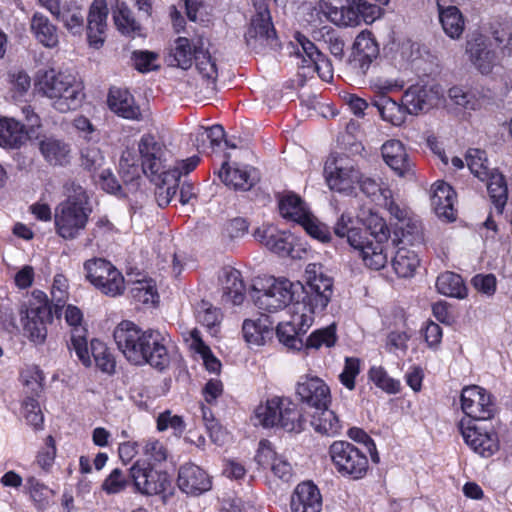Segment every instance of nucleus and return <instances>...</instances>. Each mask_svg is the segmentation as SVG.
<instances>
[{"mask_svg": "<svg viewBox=\"0 0 512 512\" xmlns=\"http://www.w3.org/2000/svg\"><path fill=\"white\" fill-rule=\"evenodd\" d=\"M466 162L471 173L483 181L491 173L487 166L486 153L482 150L470 149L466 155Z\"/></svg>", "mask_w": 512, "mask_h": 512, "instance_id": "57", "label": "nucleus"}, {"mask_svg": "<svg viewBox=\"0 0 512 512\" xmlns=\"http://www.w3.org/2000/svg\"><path fill=\"white\" fill-rule=\"evenodd\" d=\"M438 6V16L444 33L451 39H459L465 28V19L456 6Z\"/></svg>", "mask_w": 512, "mask_h": 512, "instance_id": "31", "label": "nucleus"}, {"mask_svg": "<svg viewBox=\"0 0 512 512\" xmlns=\"http://www.w3.org/2000/svg\"><path fill=\"white\" fill-rule=\"evenodd\" d=\"M225 131L221 125H213L208 128L200 127L196 133L195 146L199 152H205L208 148L214 150L224 140Z\"/></svg>", "mask_w": 512, "mask_h": 512, "instance_id": "46", "label": "nucleus"}, {"mask_svg": "<svg viewBox=\"0 0 512 512\" xmlns=\"http://www.w3.org/2000/svg\"><path fill=\"white\" fill-rule=\"evenodd\" d=\"M181 177V171L178 168L169 169L163 172L161 177L162 185H159L155 192V197L160 207L167 206L174 195L176 188Z\"/></svg>", "mask_w": 512, "mask_h": 512, "instance_id": "41", "label": "nucleus"}, {"mask_svg": "<svg viewBox=\"0 0 512 512\" xmlns=\"http://www.w3.org/2000/svg\"><path fill=\"white\" fill-rule=\"evenodd\" d=\"M67 279L63 275H56L54 277L51 295H52V308L54 307L55 316H60V310L64 307L67 299Z\"/></svg>", "mask_w": 512, "mask_h": 512, "instance_id": "61", "label": "nucleus"}, {"mask_svg": "<svg viewBox=\"0 0 512 512\" xmlns=\"http://www.w3.org/2000/svg\"><path fill=\"white\" fill-rule=\"evenodd\" d=\"M427 91L423 87H411L404 94L407 114H418L428 107Z\"/></svg>", "mask_w": 512, "mask_h": 512, "instance_id": "54", "label": "nucleus"}, {"mask_svg": "<svg viewBox=\"0 0 512 512\" xmlns=\"http://www.w3.org/2000/svg\"><path fill=\"white\" fill-rule=\"evenodd\" d=\"M41 154L51 165L63 166L69 161L70 149L64 142L49 137L40 141Z\"/></svg>", "mask_w": 512, "mask_h": 512, "instance_id": "36", "label": "nucleus"}, {"mask_svg": "<svg viewBox=\"0 0 512 512\" xmlns=\"http://www.w3.org/2000/svg\"><path fill=\"white\" fill-rule=\"evenodd\" d=\"M223 290L224 294L232 301L233 304L239 305L243 302L245 286L241 280V274L238 270L230 269L225 272Z\"/></svg>", "mask_w": 512, "mask_h": 512, "instance_id": "48", "label": "nucleus"}, {"mask_svg": "<svg viewBox=\"0 0 512 512\" xmlns=\"http://www.w3.org/2000/svg\"><path fill=\"white\" fill-rule=\"evenodd\" d=\"M372 105L377 108L382 119L396 126L404 123L407 115L405 106L398 104L386 95H380L373 100Z\"/></svg>", "mask_w": 512, "mask_h": 512, "instance_id": "33", "label": "nucleus"}, {"mask_svg": "<svg viewBox=\"0 0 512 512\" xmlns=\"http://www.w3.org/2000/svg\"><path fill=\"white\" fill-rule=\"evenodd\" d=\"M369 379L381 390L389 394L398 393L400 390L399 381L391 378L381 366H373L369 370Z\"/></svg>", "mask_w": 512, "mask_h": 512, "instance_id": "56", "label": "nucleus"}, {"mask_svg": "<svg viewBox=\"0 0 512 512\" xmlns=\"http://www.w3.org/2000/svg\"><path fill=\"white\" fill-rule=\"evenodd\" d=\"M353 69L359 75H365L374 59L379 55L378 44L370 33H361L354 42Z\"/></svg>", "mask_w": 512, "mask_h": 512, "instance_id": "25", "label": "nucleus"}, {"mask_svg": "<svg viewBox=\"0 0 512 512\" xmlns=\"http://www.w3.org/2000/svg\"><path fill=\"white\" fill-rule=\"evenodd\" d=\"M65 320L71 327V344L69 348L76 352L83 365L89 367L91 365V358L86 338L87 329L82 325L83 314L81 310L76 306L68 305L65 309Z\"/></svg>", "mask_w": 512, "mask_h": 512, "instance_id": "15", "label": "nucleus"}, {"mask_svg": "<svg viewBox=\"0 0 512 512\" xmlns=\"http://www.w3.org/2000/svg\"><path fill=\"white\" fill-rule=\"evenodd\" d=\"M253 5L255 13L245 34L247 45L257 52L265 48L276 49L279 43L267 0H253Z\"/></svg>", "mask_w": 512, "mask_h": 512, "instance_id": "6", "label": "nucleus"}, {"mask_svg": "<svg viewBox=\"0 0 512 512\" xmlns=\"http://www.w3.org/2000/svg\"><path fill=\"white\" fill-rule=\"evenodd\" d=\"M204 46L202 37L188 39L187 37H178L174 41V46L169 55V65L182 68L184 70L191 67L196 58V50H201Z\"/></svg>", "mask_w": 512, "mask_h": 512, "instance_id": "26", "label": "nucleus"}, {"mask_svg": "<svg viewBox=\"0 0 512 512\" xmlns=\"http://www.w3.org/2000/svg\"><path fill=\"white\" fill-rule=\"evenodd\" d=\"M284 406V399L273 398L266 404L259 405L255 410V417L264 427L279 425L280 410Z\"/></svg>", "mask_w": 512, "mask_h": 512, "instance_id": "47", "label": "nucleus"}, {"mask_svg": "<svg viewBox=\"0 0 512 512\" xmlns=\"http://www.w3.org/2000/svg\"><path fill=\"white\" fill-rule=\"evenodd\" d=\"M461 408L473 421L488 420L495 413L490 394L476 385L465 387L461 393Z\"/></svg>", "mask_w": 512, "mask_h": 512, "instance_id": "12", "label": "nucleus"}, {"mask_svg": "<svg viewBox=\"0 0 512 512\" xmlns=\"http://www.w3.org/2000/svg\"><path fill=\"white\" fill-rule=\"evenodd\" d=\"M296 39V50L295 54L298 58L301 59V62L298 63V65L305 69L307 64L311 62V60L314 59V57L319 56L320 50L317 48V46L310 41L307 37L301 34H297L295 37Z\"/></svg>", "mask_w": 512, "mask_h": 512, "instance_id": "59", "label": "nucleus"}, {"mask_svg": "<svg viewBox=\"0 0 512 512\" xmlns=\"http://www.w3.org/2000/svg\"><path fill=\"white\" fill-rule=\"evenodd\" d=\"M366 230L363 233V262L374 270L384 268L388 261L386 244L390 230L385 220L371 212L365 219Z\"/></svg>", "mask_w": 512, "mask_h": 512, "instance_id": "2", "label": "nucleus"}, {"mask_svg": "<svg viewBox=\"0 0 512 512\" xmlns=\"http://www.w3.org/2000/svg\"><path fill=\"white\" fill-rule=\"evenodd\" d=\"M129 477L133 480L136 489L146 495L166 492L171 485L166 472L155 470L152 467H144L139 462L130 468Z\"/></svg>", "mask_w": 512, "mask_h": 512, "instance_id": "13", "label": "nucleus"}, {"mask_svg": "<svg viewBox=\"0 0 512 512\" xmlns=\"http://www.w3.org/2000/svg\"><path fill=\"white\" fill-rule=\"evenodd\" d=\"M114 21L117 28L126 35L135 37L140 35L141 26L135 20L133 12L125 3H120L117 6V12L114 14Z\"/></svg>", "mask_w": 512, "mask_h": 512, "instance_id": "49", "label": "nucleus"}, {"mask_svg": "<svg viewBox=\"0 0 512 512\" xmlns=\"http://www.w3.org/2000/svg\"><path fill=\"white\" fill-rule=\"evenodd\" d=\"M25 489L38 508H44L48 504L53 491L34 476L26 478Z\"/></svg>", "mask_w": 512, "mask_h": 512, "instance_id": "53", "label": "nucleus"}, {"mask_svg": "<svg viewBox=\"0 0 512 512\" xmlns=\"http://www.w3.org/2000/svg\"><path fill=\"white\" fill-rule=\"evenodd\" d=\"M139 153L142 158V168L146 175L160 178L164 166L162 164L163 145L153 135H143L138 144Z\"/></svg>", "mask_w": 512, "mask_h": 512, "instance_id": "20", "label": "nucleus"}, {"mask_svg": "<svg viewBox=\"0 0 512 512\" xmlns=\"http://www.w3.org/2000/svg\"><path fill=\"white\" fill-rule=\"evenodd\" d=\"M420 264L418 255L407 248L401 247L392 259V266L399 277L407 278L414 275Z\"/></svg>", "mask_w": 512, "mask_h": 512, "instance_id": "43", "label": "nucleus"}, {"mask_svg": "<svg viewBox=\"0 0 512 512\" xmlns=\"http://www.w3.org/2000/svg\"><path fill=\"white\" fill-rule=\"evenodd\" d=\"M107 102L109 108L118 116L129 120H141L140 108L127 90L110 89Z\"/></svg>", "mask_w": 512, "mask_h": 512, "instance_id": "29", "label": "nucleus"}, {"mask_svg": "<svg viewBox=\"0 0 512 512\" xmlns=\"http://www.w3.org/2000/svg\"><path fill=\"white\" fill-rule=\"evenodd\" d=\"M198 54H196L195 64L198 72L206 79L215 82L218 76L217 65L214 59H212L211 55L207 50H205L204 46L201 50H196Z\"/></svg>", "mask_w": 512, "mask_h": 512, "instance_id": "60", "label": "nucleus"}, {"mask_svg": "<svg viewBox=\"0 0 512 512\" xmlns=\"http://www.w3.org/2000/svg\"><path fill=\"white\" fill-rule=\"evenodd\" d=\"M20 315L24 335L34 344H43L47 337V325L52 323L55 315L46 295L35 291L33 299L20 311Z\"/></svg>", "mask_w": 512, "mask_h": 512, "instance_id": "5", "label": "nucleus"}, {"mask_svg": "<svg viewBox=\"0 0 512 512\" xmlns=\"http://www.w3.org/2000/svg\"><path fill=\"white\" fill-rule=\"evenodd\" d=\"M88 207L75 206L70 202H62L56 209L55 225L57 233L64 239H74L83 230L90 213Z\"/></svg>", "mask_w": 512, "mask_h": 512, "instance_id": "11", "label": "nucleus"}, {"mask_svg": "<svg viewBox=\"0 0 512 512\" xmlns=\"http://www.w3.org/2000/svg\"><path fill=\"white\" fill-rule=\"evenodd\" d=\"M297 395L303 403L315 409L329 405L331 401L330 389L318 377H303L297 385Z\"/></svg>", "mask_w": 512, "mask_h": 512, "instance_id": "22", "label": "nucleus"}, {"mask_svg": "<svg viewBox=\"0 0 512 512\" xmlns=\"http://www.w3.org/2000/svg\"><path fill=\"white\" fill-rule=\"evenodd\" d=\"M324 172L329 188L340 193H351L354 185L360 179V172L344 155L329 158L326 161Z\"/></svg>", "mask_w": 512, "mask_h": 512, "instance_id": "10", "label": "nucleus"}, {"mask_svg": "<svg viewBox=\"0 0 512 512\" xmlns=\"http://www.w3.org/2000/svg\"><path fill=\"white\" fill-rule=\"evenodd\" d=\"M313 322V316L296 305L293 310L292 320L279 323L277 326V336L279 341L291 349L300 350L304 347V342L300 337Z\"/></svg>", "mask_w": 512, "mask_h": 512, "instance_id": "14", "label": "nucleus"}, {"mask_svg": "<svg viewBox=\"0 0 512 512\" xmlns=\"http://www.w3.org/2000/svg\"><path fill=\"white\" fill-rule=\"evenodd\" d=\"M487 180V190L492 203L499 213H502L508 199V188L504 176L498 172H491Z\"/></svg>", "mask_w": 512, "mask_h": 512, "instance_id": "45", "label": "nucleus"}, {"mask_svg": "<svg viewBox=\"0 0 512 512\" xmlns=\"http://www.w3.org/2000/svg\"><path fill=\"white\" fill-rule=\"evenodd\" d=\"M91 353L96 363V366L101 371L109 374L114 372L115 360L103 342L97 339L92 340Z\"/></svg>", "mask_w": 512, "mask_h": 512, "instance_id": "52", "label": "nucleus"}, {"mask_svg": "<svg viewBox=\"0 0 512 512\" xmlns=\"http://www.w3.org/2000/svg\"><path fill=\"white\" fill-rule=\"evenodd\" d=\"M37 86L40 92L53 100L54 108L61 113L75 110L81 104L83 85L71 74L50 69L43 73Z\"/></svg>", "mask_w": 512, "mask_h": 512, "instance_id": "1", "label": "nucleus"}, {"mask_svg": "<svg viewBox=\"0 0 512 512\" xmlns=\"http://www.w3.org/2000/svg\"><path fill=\"white\" fill-rule=\"evenodd\" d=\"M261 242L272 252L279 255H289L292 251L293 244L291 235L285 232H277L271 229L264 230L262 234L258 231Z\"/></svg>", "mask_w": 512, "mask_h": 512, "instance_id": "44", "label": "nucleus"}, {"mask_svg": "<svg viewBox=\"0 0 512 512\" xmlns=\"http://www.w3.org/2000/svg\"><path fill=\"white\" fill-rule=\"evenodd\" d=\"M455 191L444 181H438L433 185L431 204L436 215L446 221H453L456 218L454 210Z\"/></svg>", "mask_w": 512, "mask_h": 512, "instance_id": "28", "label": "nucleus"}, {"mask_svg": "<svg viewBox=\"0 0 512 512\" xmlns=\"http://www.w3.org/2000/svg\"><path fill=\"white\" fill-rule=\"evenodd\" d=\"M108 8L105 0H94L87 16V38L95 48L103 45L107 27Z\"/></svg>", "mask_w": 512, "mask_h": 512, "instance_id": "24", "label": "nucleus"}, {"mask_svg": "<svg viewBox=\"0 0 512 512\" xmlns=\"http://www.w3.org/2000/svg\"><path fill=\"white\" fill-rule=\"evenodd\" d=\"M328 18L338 26L358 25V14L353 0H331L327 6Z\"/></svg>", "mask_w": 512, "mask_h": 512, "instance_id": "32", "label": "nucleus"}, {"mask_svg": "<svg viewBox=\"0 0 512 512\" xmlns=\"http://www.w3.org/2000/svg\"><path fill=\"white\" fill-rule=\"evenodd\" d=\"M304 285L288 279H272V283L263 290L254 287L251 297L255 305L263 311L276 312L294 302L292 309L299 303Z\"/></svg>", "mask_w": 512, "mask_h": 512, "instance_id": "4", "label": "nucleus"}, {"mask_svg": "<svg viewBox=\"0 0 512 512\" xmlns=\"http://www.w3.org/2000/svg\"><path fill=\"white\" fill-rule=\"evenodd\" d=\"M305 69L308 70L304 75L317 72L318 76L324 81H330L333 78V68L331 61L320 51L318 57H314L307 64Z\"/></svg>", "mask_w": 512, "mask_h": 512, "instance_id": "62", "label": "nucleus"}, {"mask_svg": "<svg viewBox=\"0 0 512 512\" xmlns=\"http://www.w3.org/2000/svg\"><path fill=\"white\" fill-rule=\"evenodd\" d=\"M146 337L144 344V353L146 354L144 358L146 360L144 364H149L158 370H164L170 363L168 336L159 330L148 329L146 330Z\"/></svg>", "mask_w": 512, "mask_h": 512, "instance_id": "17", "label": "nucleus"}, {"mask_svg": "<svg viewBox=\"0 0 512 512\" xmlns=\"http://www.w3.org/2000/svg\"><path fill=\"white\" fill-rule=\"evenodd\" d=\"M304 292L301 294L302 302L297 305L313 316L322 312L328 305L333 295V280L323 272L320 264L310 263L305 269Z\"/></svg>", "mask_w": 512, "mask_h": 512, "instance_id": "3", "label": "nucleus"}, {"mask_svg": "<svg viewBox=\"0 0 512 512\" xmlns=\"http://www.w3.org/2000/svg\"><path fill=\"white\" fill-rule=\"evenodd\" d=\"M311 425L317 432L328 436L336 435L341 430L337 415L334 411L328 409V405L316 409L312 415Z\"/></svg>", "mask_w": 512, "mask_h": 512, "instance_id": "40", "label": "nucleus"}, {"mask_svg": "<svg viewBox=\"0 0 512 512\" xmlns=\"http://www.w3.org/2000/svg\"><path fill=\"white\" fill-rule=\"evenodd\" d=\"M113 337L118 349L129 362L135 365L144 364L146 330H141L131 321H122L115 328Z\"/></svg>", "mask_w": 512, "mask_h": 512, "instance_id": "9", "label": "nucleus"}, {"mask_svg": "<svg viewBox=\"0 0 512 512\" xmlns=\"http://www.w3.org/2000/svg\"><path fill=\"white\" fill-rule=\"evenodd\" d=\"M87 279L103 294L115 297L123 293V275L105 259H92L84 264Z\"/></svg>", "mask_w": 512, "mask_h": 512, "instance_id": "8", "label": "nucleus"}, {"mask_svg": "<svg viewBox=\"0 0 512 512\" xmlns=\"http://www.w3.org/2000/svg\"><path fill=\"white\" fill-rule=\"evenodd\" d=\"M218 175L226 186L234 190L248 191L259 181V174L255 168L238 164L230 166L228 161L222 164Z\"/></svg>", "mask_w": 512, "mask_h": 512, "instance_id": "19", "label": "nucleus"}, {"mask_svg": "<svg viewBox=\"0 0 512 512\" xmlns=\"http://www.w3.org/2000/svg\"><path fill=\"white\" fill-rule=\"evenodd\" d=\"M332 462L339 474L353 480L363 478L368 470L367 456L347 441H335L329 449Z\"/></svg>", "mask_w": 512, "mask_h": 512, "instance_id": "7", "label": "nucleus"}, {"mask_svg": "<svg viewBox=\"0 0 512 512\" xmlns=\"http://www.w3.org/2000/svg\"><path fill=\"white\" fill-rule=\"evenodd\" d=\"M31 30L36 39L46 47H55L58 44L56 27L48 17L36 12L31 19Z\"/></svg>", "mask_w": 512, "mask_h": 512, "instance_id": "37", "label": "nucleus"}, {"mask_svg": "<svg viewBox=\"0 0 512 512\" xmlns=\"http://www.w3.org/2000/svg\"><path fill=\"white\" fill-rule=\"evenodd\" d=\"M56 18L73 35H81L84 31V10L76 2L65 3Z\"/></svg>", "mask_w": 512, "mask_h": 512, "instance_id": "34", "label": "nucleus"}, {"mask_svg": "<svg viewBox=\"0 0 512 512\" xmlns=\"http://www.w3.org/2000/svg\"><path fill=\"white\" fill-rule=\"evenodd\" d=\"M303 421L302 414L298 410L297 405L284 400V406L280 410L279 425L286 431L299 432L303 428Z\"/></svg>", "mask_w": 512, "mask_h": 512, "instance_id": "51", "label": "nucleus"}, {"mask_svg": "<svg viewBox=\"0 0 512 512\" xmlns=\"http://www.w3.org/2000/svg\"><path fill=\"white\" fill-rule=\"evenodd\" d=\"M353 218L343 213L335 224L334 233L338 237H347L349 245L360 252L363 258V233L362 230L352 227Z\"/></svg>", "mask_w": 512, "mask_h": 512, "instance_id": "39", "label": "nucleus"}, {"mask_svg": "<svg viewBox=\"0 0 512 512\" xmlns=\"http://www.w3.org/2000/svg\"><path fill=\"white\" fill-rule=\"evenodd\" d=\"M382 156L385 163L398 176L407 180L415 178L414 164L399 140H389L384 143L382 146Z\"/></svg>", "mask_w": 512, "mask_h": 512, "instance_id": "18", "label": "nucleus"}, {"mask_svg": "<svg viewBox=\"0 0 512 512\" xmlns=\"http://www.w3.org/2000/svg\"><path fill=\"white\" fill-rule=\"evenodd\" d=\"M130 294L136 301L144 304H154L158 298L157 291L151 279H143L134 282L130 289Z\"/></svg>", "mask_w": 512, "mask_h": 512, "instance_id": "58", "label": "nucleus"}, {"mask_svg": "<svg viewBox=\"0 0 512 512\" xmlns=\"http://www.w3.org/2000/svg\"><path fill=\"white\" fill-rule=\"evenodd\" d=\"M300 225L313 238L325 243L331 238L328 227L309 214Z\"/></svg>", "mask_w": 512, "mask_h": 512, "instance_id": "63", "label": "nucleus"}, {"mask_svg": "<svg viewBox=\"0 0 512 512\" xmlns=\"http://www.w3.org/2000/svg\"><path fill=\"white\" fill-rule=\"evenodd\" d=\"M336 342V328L330 325L314 331L305 341L306 349H319L322 346L332 347Z\"/></svg>", "mask_w": 512, "mask_h": 512, "instance_id": "55", "label": "nucleus"}, {"mask_svg": "<svg viewBox=\"0 0 512 512\" xmlns=\"http://www.w3.org/2000/svg\"><path fill=\"white\" fill-rule=\"evenodd\" d=\"M104 164V156L97 147H87L81 151V166L92 173L99 171Z\"/></svg>", "mask_w": 512, "mask_h": 512, "instance_id": "64", "label": "nucleus"}, {"mask_svg": "<svg viewBox=\"0 0 512 512\" xmlns=\"http://www.w3.org/2000/svg\"><path fill=\"white\" fill-rule=\"evenodd\" d=\"M177 482L183 492L191 495H200L211 488V480L207 473L192 463L180 467Z\"/></svg>", "mask_w": 512, "mask_h": 512, "instance_id": "23", "label": "nucleus"}, {"mask_svg": "<svg viewBox=\"0 0 512 512\" xmlns=\"http://www.w3.org/2000/svg\"><path fill=\"white\" fill-rule=\"evenodd\" d=\"M460 430L466 444L482 457H490L498 450L496 435L472 424L471 420L467 425L461 421Z\"/></svg>", "mask_w": 512, "mask_h": 512, "instance_id": "16", "label": "nucleus"}, {"mask_svg": "<svg viewBox=\"0 0 512 512\" xmlns=\"http://www.w3.org/2000/svg\"><path fill=\"white\" fill-rule=\"evenodd\" d=\"M280 214L289 220L300 224L310 213L302 199L293 193H287L279 198Z\"/></svg>", "mask_w": 512, "mask_h": 512, "instance_id": "38", "label": "nucleus"}, {"mask_svg": "<svg viewBox=\"0 0 512 512\" xmlns=\"http://www.w3.org/2000/svg\"><path fill=\"white\" fill-rule=\"evenodd\" d=\"M467 52L470 60L481 73L490 72L493 67L496 56L495 53L488 49L487 45L481 39H476L467 43Z\"/></svg>", "mask_w": 512, "mask_h": 512, "instance_id": "35", "label": "nucleus"}, {"mask_svg": "<svg viewBox=\"0 0 512 512\" xmlns=\"http://www.w3.org/2000/svg\"><path fill=\"white\" fill-rule=\"evenodd\" d=\"M293 512H321L322 497L318 487L310 481L297 485L291 497Z\"/></svg>", "mask_w": 512, "mask_h": 512, "instance_id": "27", "label": "nucleus"}, {"mask_svg": "<svg viewBox=\"0 0 512 512\" xmlns=\"http://www.w3.org/2000/svg\"><path fill=\"white\" fill-rule=\"evenodd\" d=\"M31 133L19 121L11 118H0V146L17 149L31 137Z\"/></svg>", "mask_w": 512, "mask_h": 512, "instance_id": "30", "label": "nucleus"}, {"mask_svg": "<svg viewBox=\"0 0 512 512\" xmlns=\"http://www.w3.org/2000/svg\"><path fill=\"white\" fill-rule=\"evenodd\" d=\"M266 320L246 319L242 326L243 337L248 344L260 346L264 344L265 335L269 333Z\"/></svg>", "mask_w": 512, "mask_h": 512, "instance_id": "50", "label": "nucleus"}, {"mask_svg": "<svg viewBox=\"0 0 512 512\" xmlns=\"http://www.w3.org/2000/svg\"><path fill=\"white\" fill-rule=\"evenodd\" d=\"M255 462L259 468L270 467L274 475L284 481H289L292 477V465L283 456L278 455L268 440L260 441Z\"/></svg>", "mask_w": 512, "mask_h": 512, "instance_id": "21", "label": "nucleus"}, {"mask_svg": "<svg viewBox=\"0 0 512 512\" xmlns=\"http://www.w3.org/2000/svg\"><path fill=\"white\" fill-rule=\"evenodd\" d=\"M436 288L439 293L462 299L467 294V289L460 275L446 271L440 274L436 280Z\"/></svg>", "mask_w": 512, "mask_h": 512, "instance_id": "42", "label": "nucleus"}]
</instances>
